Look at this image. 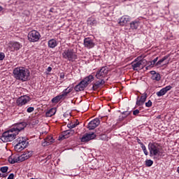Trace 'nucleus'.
I'll return each instance as SVG.
<instances>
[{
	"label": "nucleus",
	"instance_id": "nucleus-1",
	"mask_svg": "<svg viewBox=\"0 0 179 179\" xmlns=\"http://www.w3.org/2000/svg\"><path fill=\"white\" fill-rule=\"evenodd\" d=\"M26 127H27V123L24 122L13 124L10 129L3 133L1 141L4 143L12 142V141L16 139V136L19 135V132L23 131Z\"/></svg>",
	"mask_w": 179,
	"mask_h": 179
},
{
	"label": "nucleus",
	"instance_id": "nucleus-2",
	"mask_svg": "<svg viewBox=\"0 0 179 179\" xmlns=\"http://www.w3.org/2000/svg\"><path fill=\"white\" fill-rule=\"evenodd\" d=\"M13 74L16 80H21V82H27L30 79V71L24 67L15 68Z\"/></svg>",
	"mask_w": 179,
	"mask_h": 179
},
{
	"label": "nucleus",
	"instance_id": "nucleus-3",
	"mask_svg": "<svg viewBox=\"0 0 179 179\" xmlns=\"http://www.w3.org/2000/svg\"><path fill=\"white\" fill-rule=\"evenodd\" d=\"M148 150L150 152V157L156 159V157L160 156V144L155 142L149 143Z\"/></svg>",
	"mask_w": 179,
	"mask_h": 179
},
{
	"label": "nucleus",
	"instance_id": "nucleus-4",
	"mask_svg": "<svg viewBox=\"0 0 179 179\" xmlns=\"http://www.w3.org/2000/svg\"><path fill=\"white\" fill-rule=\"evenodd\" d=\"M14 143L15 144L14 147L15 151L17 152L26 149L27 145H29V143L26 141V138L24 137H19L14 141Z\"/></svg>",
	"mask_w": 179,
	"mask_h": 179
},
{
	"label": "nucleus",
	"instance_id": "nucleus-5",
	"mask_svg": "<svg viewBox=\"0 0 179 179\" xmlns=\"http://www.w3.org/2000/svg\"><path fill=\"white\" fill-rule=\"evenodd\" d=\"M62 57L64 59H68V61L71 62H73L76 59H78V55H76L72 49L65 50L62 53Z\"/></svg>",
	"mask_w": 179,
	"mask_h": 179
},
{
	"label": "nucleus",
	"instance_id": "nucleus-6",
	"mask_svg": "<svg viewBox=\"0 0 179 179\" xmlns=\"http://www.w3.org/2000/svg\"><path fill=\"white\" fill-rule=\"evenodd\" d=\"M40 37H41L40 32L36 30H32L28 34V40L31 43H37L40 40Z\"/></svg>",
	"mask_w": 179,
	"mask_h": 179
},
{
	"label": "nucleus",
	"instance_id": "nucleus-7",
	"mask_svg": "<svg viewBox=\"0 0 179 179\" xmlns=\"http://www.w3.org/2000/svg\"><path fill=\"white\" fill-rule=\"evenodd\" d=\"M108 75V67L102 66L99 71H96L95 78L96 79H104Z\"/></svg>",
	"mask_w": 179,
	"mask_h": 179
},
{
	"label": "nucleus",
	"instance_id": "nucleus-8",
	"mask_svg": "<svg viewBox=\"0 0 179 179\" xmlns=\"http://www.w3.org/2000/svg\"><path fill=\"white\" fill-rule=\"evenodd\" d=\"M30 100H31L30 96L27 95L22 96L17 99V101H16L17 106H18V107H22L27 104L29 101H30Z\"/></svg>",
	"mask_w": 179,
	"mask_h": 179
},
{
	"label": "nucleus",
	"instance_id": "nucleus-9",
	"mask_svg": "<svg viewBox=\"0 0 179 179\" xmlns=\"http://www.w3.org/2000/svg\"><path fill=\"white\" fill-rule=\"evenodd\" d=\"M146 62V60H139L138 61V58L136 59L132 63L131 66L133 71H138V68H142L143 66V64Z\"/></svg>",
	"mask_w": 179,
	"mask_h": 179
},
{
	"label": "nucleus",
	"instance_id": "nucleus-10",
	"mask_svg": "<svg viewBox=\"0 0 179 179\" xmlns=\"http://www.w3.org/2000/svg\"><path fill=\"white\" fill-rule=\"evenodd\" d=\"M99 125H100V120L99 118H95L88 123L87 128L88 129L92 130L97 128Z\"/></svg>",
	"mask_w": 179,
	"mask_h": 179
},
{
	"label": "nucleus",
	"instance_id": "nucleus-11",
	"mask_svg": "<svg viewBox=\"0 0 179 179\" xmlns=\"http://www.w3.org/2000/svg\"><path fill=\"white\" fill-rule=\"evenodd\" d=\"M96 138V134L90 133L86 134L81 138V142H89V141H92Z\"/></svg>",
	"mask_w": 179,
	"mask_h": 179
},
{
	"label": "nucleus",
	"instance_id": "nucleus-12",
	"mask_svg": "<svg viewBox=\"0 0 179 179\" xmlns=\"http://www.w3.org/2000/svg\"><path fill=\"white\" fill-rule=\"evenodd\" d=\"M84 45L88 49L93 48V47H94V42H93V39L90 38H85L84 39Z\"/></svg>",
	"mask_w": 179,
	"mask_h": 179
},
{
	"label": "nucleus",
	"instance_id": "nucleus-13",
	"mask_svg": "<svg viewBox=\"0 0 179 179\" xmlns=\"http://www.w3.org/2000/svg\"><path fill=\"white\" fill-rule=\"evenodd\" d=\"M146 99H148V94L145 93L144 94H143L140 99L139 97H137V100H136V106H143V104H145V102L146 101Z\"/></svg>",
	"mask_w": 179,
	"mask_h": 179
},
{
	"label": "nucleus",
	"instance_id": "nucleus-14",
	"mask_svg": "<svg viewBox=\"0 0 179 179\" xmlns=\"http://www.w3.org/2000/svg\"><path fill=\"white\" fill-rule=\"evenodd\" d=\"M52 143H54V138L51 136H48L42 142V146H50Z\"/></svg>",
	"mask_w": 179,
	"mask_h": 179
},
{
	"label": "nucleus",
	"instance_id": "nucleus-15",
	"mask_svg": "<svg viewBox=\"0 0 179 179\" xmlns=\"http://www.w3.org/2000/svg\"><path fill=\"white\" fill-rule=\"evenodd\" d=\"M86 87H87V85L82 80L74 87V90L76 92H83V90H85Z\"/></svg>",
	"mask_w": 179,
	"mask_h": 179
},
{
	"label": "nucleus",
	"instance_id": "nucleus-16",
	"mask_svg": "<svg viewBox=\"0 0 179 179\" xmlns=\"http://www.w3.org/2000/svg\"><path fill=\"white\" fill-rule=\"evenodd\" d=\"M131 20V18H129V16L128 15H124L122 17L119 19L118 23L120 26H125L128 22Z\"/></svg>",
	"mask_w": 179,
	"mask_h": 179
},
{
	"label": "nucleus",
	"instance_id": "nucleus-17",
	"mask_svg": "<svg viewBox=\"0 0 179 179\" xmlns=\"http://www.w3.org/2000/svg\"><path fill=\"white\" fill-rule=\"evenodd\" d=\"M33 156V152L32 151H27L24 154H22L21 156H20V162H24V160H27L29 157H31Z\"/></svg>",
	"mask_w": 179,
	"mask_h": 179
},
{
	"label": "nucleus",
	"instance_id": "nucleus-18",
	"mask_svg": "<svg viewBox=\"0 0 179 179\" xmlns=\"http://www.w3.org/2000/svg\"><path fill=\"white\" fill-rule=\"evenodd\" d=\"M75 134V131L72 130V129H69V130H66L64 131H62V138L63 139H66L68 138H69V136H71V135H73Z\"/></svg>",
	"mask_w": 179,
	"mask_h": 179
},
{
	"label": "nucleus",
	"instance_id": "nucleus-19",
	"mask_svg": "<svg viewBox=\"0 0 179 179\" xmlns=\"http://www.w3.org/2000/svg\"><path fill=\"white\" fill-rule=\"evenodd\" d=\"M141 25V22L138 20H135L130 23V29L131 30H138V28Z\"/></svg>",
	"mask_w": 179,
	"mask_h": 179
},
{
	"label": "nucleus",
	"instance_id": "nucleus-20",
	"mask_svg": "<svg viewBox=\"0 0 179 179\" xmlns=\"http://www.w3.org/2000/svg\"><path fill=\"white\" fill-rule=\"evenodd\" d=\"M150 73L152 75L151 79L152 80H156L157 82H159V80H160V79H162L160 74L159 73H156L155 71H151Z\"/></svg>",
	"mask_w": 179,
	"mask_h": 179
},
{
	"label": "nucleus",
	"instance_id": "nucleus-21",
	"mask_svg": "<svg viewBox=\"0 0 179 179\" xmlns=\"http://www.w3.org/2000/svg\"><path fill=\"white\" fill-rule=\"evenodd\" d=\"M20 162V156H10L8 157V162L10 164H15V163H19Z\"/></svg>",
	"mask_w": 179,
	"mask_h": 179
},
{
	"label": "nucleus",
	"instance_id": "nucleus-22",
	"mask_svg": "<svg viewBox=\"0 0 179 179\" xmlns=\"http://www.w3.org/2000/svg\"><path fill=\"white\" fill-rule=\"evenodd\" d=\"M93 80H94V77L92 75H90L87 77H85L83 80V82L85 83V84L87 86H89V85H90L91 82H93Z\"/></svg>",
	"mask_w": 179,
	"mask_h": 179
},
{
	"label": "nucleus",
	"instance_id": "nucleus-23",
	"mask_svg": "<svg viewBox=\"0 0 179 179\" xmlns=\"http://www.w3.org/2000/svg\"><path fill=\"white\" fill-rule=\"evenodd\" d=\"M48 47L49 48H55L58 45V41L52 38L48 41Z\"/></svg>",
	"mask_w": 179,
	"mask_h": 179
},
{
	"label": "nucleus",
	"instance_id": "nucleus-24",
	"mask_svg": "<svg viewBox=\"0 0 179 179\" xmlns=\"http://www.w3.org/2000/svg\"><path fill=\"white\" fill-rule=\"evenodd\" d=\"M99 80L100 81H96L92 86L93 90H96V89H97L99 86H100L101 85H104V83H106V81H104V79H99Z\"/></svg>",
	"mask_w": 179,
	"mask_h": 179
},
{
	"label": "nucleus",
	"instance_id": "nucleus-25",
	"mask_svg": "<svg viewBox=\"0 0 179 179\" xmlns=\"http://www.w3.org/2000/svg\"><path fill=\"white\" fill-rule=\"evenodd\" d=\"M71 92H72V88L67 87L63 90L62 94L60 95L62 96L63 99H65V97H66V96H68V94H69Z\"/></svg>",
	"mask_w": 179,
	"mask_h": 179
},
{
	"label": "nucleus",
	"instance_id": "nucleus-26",
	"mask_svg": "<svg viewBox=\"0 0 179 179\" xmlns=\"http://www.w3.org/2000/svg\"><path fill=\"white\" fill-rule=\"evenodd\" d=\"M57 113V109L55 108H52L48 112H46V117H52V115H55Z\"/></svg>",
	"mask_w": 179,
	"mask_h": 179
},
{
	"label": "nucleus",
	"instance_id": "nucleus-27",
	"mask_svg": "<svg viewBox=\"0 0 179 179\" xmlns=\"http://www.w3.org/2000/svg\"><path fill=\"white\" fill-rule=\"evenodd\" d=\"M12 47L15 51H18L20 48H22V44L19 42H14L12 44Z\"/></svg>",
	"mask_w": 179,
	"mask_h": 179
},
{
	"label": "nucleus",
	"instance_id": "nucleus-28",
	"mask_svg": "<svg viewBox=\"0 0 179 179\" xmlns=\"http://www.w3.org/2000/svg\"><path fill=\"white\" fill-rule=\"evenodd\" d=\"M62 99H64V98H62L61 94L57 95L55 97L52 98V103H59V101H61V100H62Z\"/></svg>",
	"mask_w": 179,
	"mask_h": 179
},
{
	"label": "nucleus",
	"instance_id": "nucleus-29",
	"mask_svg": "<svg viewBox=\"0 0 179 179\" xmlns=\"http://www.w3.org/2000/svg\"><path fill=\"white\" fill-rule=\"evenodd\" d=\"M169 58V56H164L163 58H162L161 59H159L157 63H156V66H159V65H162V64H163V62H164V61H166V59H167Z\"/></svg>",
	"mask_w": 179,
	"mask_h": 179
},
{
	"label": "nucleus",
	"instance_id": "nucleus-30",
	"mask_svg": "<svg viewBox=\"0 0 179 179\" xmlns=\"http://www.w3.org/2000/svg\"><path fill=\"white\" fill-rule=\"evenodd\" d=\"M166 93H167L163 88L157 92V96L158 97H162V96H164V94H166Z\"/></svg>",
	"mask_w": 179,
	"mask_h": 179
},
{
	"label": "nucleus",
	"instance_id": "nucleus-31",
	"mask_svg": "<svg viewBox=\"0 0 179 179\" xmlns=\"http://www.w3.org/2000/svg\"><path fill=\"white\" fill-rule=\"evenodd\" d=\"M145 166H146V167H152V166H153V160L146 159L145 160Z\"/></svg>",
	"mask_w": 179,
	"mask_h": 179
},
{
	"label": "nucleus",
	"instance_id": "nucleus-32",
	"mask_svg": "<svg viewBox=\"0 0 179 179\" xmlns=\"http://www.w3.org/2000/svg\"><path fill=\"white\" fill-rule=\"evenodd\" d=\"M8 170H9V168L8 166H2L0 169V171H1V173H6Z\"/></svg>",
	"mask_w": 179,
	"mask_h": 179
},
{
	"label": "nucleus",
	"instance_id": "nucleus-33",
	"mask_svg": "<svg viewBox=\"0 0 179 179\" xmlns=\"http://www.w3.org/2000/svg\"><path fill=\"white\" fill-rule=\"evenodd\" d=\"M173 89V87L171 85H168L163 88V90L165 91V92L167 93V92H169V90H171Z\"/></svg>",
	"mask_w": 179,
	"mask_h": 179
},
{
	"label": "nucleus",
	"instance_id": "nucleus-34",
	"mask_svg": "<svg viewBox=\"0 0 179 179\" xmlns=\"http://www.w3.org/2000/svg\"><path fill=\"white\" fill-rule=\"evenodd\" d=\"M68 128L70 129H72L73 128H75L76 127V124L70 123L67 124Z\"/></svg>",
	"mask_w": 179,
	"mask_h": 179
},
{
	"label": "nucleus",
	"instance_id": "nucleus-35",
	"mask_svg": "<svg viewBox=\"0 0 179 179\" xmlns=\"http://www.w3.org/2000/svg\"><path fill=\"white\" fill-rule=\"evenodd\" d=\"M5 59V53L0 52V61Z\"/></svg>",
	"mask_w": 179,
	"mask_h": 179
},
{
	"label": "nucleus",
	"instance_id": "nucleus-36",
	"mask_svg": "<svg viewBox=\"0 0 179 179\" xmlns=\"http://www.w3.org/2000/svg\"><path fill=\"white\" fill-rule=\"evenodd\" d=\"M34 111V107H29L27 109V113H33Z\"/></svg>",
	"mask_w": 179,
	"mask_h": 179
},
{
	"label": "nucleus",
	"instance_id": "nucleus-37",
	"mask_svg": "<svg viewBox=\"0 0 179 179\" xmlns=\"http://www.w3.org/2000/svg\"><path fill=\"white\" fill-rule=\"evenodd\" d=\"M153 103H152V101L149 100L148 102L145 103V107H150Z\"/></svg>",
	"mask_w": 179,
	"mask_h": 179
},
{
	"label": "nucleus",
	"instance_id": "nucleus-38",
	"mask_svg": "<svg viewBox=\"0 0 179 179\" xmlns=\"http://www.w3.org/2000/svg\"><path fill=\"white\" fill-rule=\"evenodd\" d=\"M129 114H131V112H129V111H124L122 113V115H124V116H123L124 118H125L126 117H128V115H129Z\"/></svg>",
	"mask_w": 179,
	"mask_h": 179
},
{
	"label": "nucleus",
	"instance_id": "nucleus-39",
	"mask_svg": "<svg viewBox=\"0 0 179 179\" xmlns=\"http://www.w3.org/2000/svg\"><path fill=\"white\" fill-rule=\"evenodd\" d=\"M39 121L37 119H34L32 120V125H37L38 124Z\"/></svg>",
	"mask_w": 179,
	"mask_h": 179
},
{
	"label": "nucleus",
	"instance_id": "nucleus-40",
	"mask_svg": "<svg viewBox=\"0 0 179 179\" xmlns=\"http://www.w3.org/2000/svg\"><path fill=\"white\" fill-rule=\"evenodd\" d=\"M157 59H159V57H156L155 59H154L151 62V65H155V64H156V62H157Z\"/></svg>",
	"mask_w": 179,
	"mask_h": 179
},
{
	"label": "nucleus",
	"instance_id": "nucleus-41",
	"mask_svg": "<svg viewBox=\"0 0 179 179\" xmlns=\"http://www.w3.org/2000/svg\"><path fill=\"white\" fill-rule=\"evenodd\" d=\"M139 110H138V109H136V110H134V111H133V115H138V114H139Z\"/></svg>",
	"mask_w": 179,
	"mask_h": 179
},
{
	"label": "nucleus",
	"instance_id": "nucleus-42",
	"mask_svg": "<svg viewBox=\"0 0 179 179\" xmlns=\"http://www.w3.org/2000/svg\"><path fill=\"white\" fill-rule=\"evenodd\" d=\"M143 152L145 156H148V155H149V152L148 151L147 148H145V150H143Z\"/></svg>",
	"mask_w": 179,
	"mask_h": 179
},
{
	"label": "nucleus",
	"instance_id": "nucleus-43",
	"mask_svg": "<svg viewBox=\"0 0 179 179\" xmlns=\"http://www.w3.org/2000/svg\"><path fill=\"white\" fill-rule=\"evenodd\" d=\"M59 78H60V79H64L65 78V73H60Z\"/></svg>",
	"mask_w": 179,
	"mask_h": 179
},
{
	"label": "nucleus",
	"instance_id": "nucleus-44",
	"mask_svg": "<svg viewBox=\"0 0 179 179\" xmlns=\"http://www.w3.org/2000/svg\"><path fill=\"white\" fill-rule=\"evenodd\" d=\"M13 178H15V175L13 173H10L8 177V179H13Z\"/></svg>",
	"mask_w": 179,
	"mask_h": 179
},
{
	"label": "nucleus",
	"instance_id": "nucleus-45",
	"mask_svg": "<svg viewBox=\"0 0 179 179\" xmlns=\"http://www.w3.org/2000/svg\"><path fill=\"white\" fill-rule=\"evenodd\" d=\"M137 143H138V145H140V146L143 145V143H142V141L139 138H137Z\"/></svg>",
	"mask_w": 179,
	"mask_h": 179
},
{
	"label": "nucleus",
	"instance_id": "nucleus-46",
	"mask_svg": "<svg viewBox=\"0 0 179 179\" xmlns=\"http://www.w3.org/2000/svg\"><path fill=\"white\" fill-rule=\"evenodd\" d=\"M141 148L142 150H146V146L145 145V144H141Z\"/></svg>",
	"mask_w": 179,
	"mask_h": 179
},
{
	"label": "nucleus",
	"instance_id": "nucleus-47",
	"mask_svg": "<svg viewBox=\"0 0 179 179\" xmlns=\"http://www.w3.org/2000/svg\"><path fill=\"white\" fill-rule=\"evenodd\" d=\"M47 71H48V72H51V71H52V68L49 66V67H48Z\"/></svg>",
	"mask_w": 179,
	"mask_h": 179
},
{
	"label": "nucleus",
	"instance_id": "nucleus-48",
	"mask_svg": "<svg viewBox=\"0 0 179 179\" xmlns=\"http://www.w3.org/2000/svg\"><path fill=\"white\" fill-rule=\"evenodd\" d=\"M50 159H51V155H48L46 158L47 160H50Z\"/></svg>",
	"mask_w": 179,
	"mask_h": 179
},
{
	"label": "nucleus",
	"instance_id": "nucleus-49",
	"mask_svg": "<svg viewBox=\"0 0 179 179\" xmlns=\"http://www.w3.org/2000/svg\"><path fill=\"white\" fill-rule=\"evenodd\" d=\"M3 10V7L0 6V12H2Z\"/></svg>",
	"mask_w": 179,
	"mask_h": 179
},
{
	"label": "nucleus",
	"instance_id": "nucleus-50",
	"mask_svg": "<svg viewBox=\"0 0 179 179\" xmlns=\"http://www.w3.org/2000/svg\"><path fill=\"white\" fill-rule=\"evenodd\" d=\"M54 10V8H50V12H52Z\"/></svg>",
	"mask_w": 179,
	"mask_h": 179
},
{
	"label": "nucleus",
	"instance_id": "nucleus-51",
	"mask_svg": "<svg viewBox=\"0 0 179 179\" xmlns=\"http://www.w3.org/2000/svg\"><path fill=\"white\" fill-rule=\"evenodd\" d=\"M158 118H160V116H159Z\"/></svg>",
	"mask_w": 179,
	"mask_h": 179
},
{
	"label": "nucleus",
	"instance_id": "nucleus-52",
	"mask_svg": "<svg viewBox=\"0 0 179 179\" xmlns=\"http://www.w3.org/2000/svg\"><path fill=\"white\" fill-rule=\"evenodd\" d=\"M0 177H1V173H0Z\"/></svg>",
	"mask_w": 179,
	"mask_h": 179
}]
</instances>
